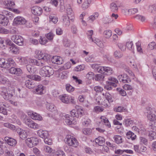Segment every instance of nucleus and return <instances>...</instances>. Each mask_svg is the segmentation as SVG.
<instances>
[{
	"label": "nucleus",
	"instance_id": "473e14b6",
	"mask_svg": "<svg viewBox=\"0 0 156 156\" xmlns=\"http://www.w3.org/2000/svg\"><path fill=\"white\" fill-rule=\"evenodd\" d=\"M110 8L111 11L114 12H117L118 9L117 5L115 2H112L110 4Z\"/></svg>",
	"mask_w": 156,
	"mask_h": 156
},
{
	"label": "nucleus",
	"instance_id": "9d476101",
	"mask_svg": "<svg viewBox=\"0 0 156 156\" xmlns=\"http://www.w3.org/2000/svg\"><path fill=\"white\" fill-rule=\"evenodd\" d=\"M9 71L10 73L15 74L18 76H20L22 74V70L20 68L11 67L9 69Z\"/></svg>",
	"mask_w": 156,
	"mask_h": 156
},
{
	"label": "nucleus",
	"instance_id": "f257e3e1",
	"mask_svg": "<svg viewBox=\"0 0 156 156\" xmlns=\"http://www.w3.org/2000/svg\"><path fill=\"white\" fill-rule=\"evenodd\" d=\"M27 77L31 80H27L25 82V85L26 87L29 89H33L36 86V84L33 80L40 81L41 80V77L38 75H28Z\"/></svg>",
	"mask_w": 156,
	"mask_h": 156
},
{
	"label": "nucleus",
	"instance_id": "8fccbe9b",
	"mask_svg": "<svg viewBox=\"0 0 156 156\" xmlns=\"http://www.w3.org/2000/svg\"><path fill=\"white\" fill-rule=\"evenodd\" d=\"M105 76L103 74H98L96 75L95 78V80L97 81H101L104 80Z\"/></svg>",
	"mask_w": 156,
	"mask_h": 156
},
{
	"label": "nucleus",
	"instance_id": "bb28decb",
	"mask_svg": "<svg viewBox=\"0 0 156 156\" xmlns=\"http://www.w3.org/2000/svg\"><path fill=\"white\" fill-rule=\"evenodd\" d=\"M100 119L101 120V122L104 123V124L108 127H110V123L108 119L105 116H101Z\"/></svg>",
	"mask_w": 156,
	"mask_h": 156
},
{
	"label": "nucleus",
	"instance_id": "0eeeda50",
	"mask_svg": "<svg viewBox=\"0 0 156 156\" xmlns=\"http://www.w3.org/2000/svg\"><path fill=\"white\" fill-rule=\"evenodd\" d=\"M27 21L25 18L21 16H17L15 18L13 21V23L16 25L25 24Z\"/></svg>",
	"mask_w": 156,
	"mask_h": 156
},
{
	"label": "nucleus",
	"instance_id": "ea45409f",
	"mask_svg": "<svg viewBox=\"0 0 156 156\" xmlns=\"http://www.w3.org/2000/svg\"><path fill=\"white\" fill-rule=\"evenodd\" d=\"M91 3L90 0H87L84 2L82 5V8L84 9H86L89 6V5Z\"/></svg>",
	"mask_w": 156,
	"mask_h": 156
},
{
	"label": "nucleus",
	"instance_id": "052dcab7",
	"mask_svg": "<svg viewBox=\"0 0 156 156\" xmlns=\"http://www.w3.org/2000/svg\"><path fill=\"white\" fill-rule=\"evenodd\" d=\"M94 74L93 72H89L86 75V78L89 80H91L93 79L94 76Z\"/></svg>",
	"mask_w": 156,
	"mask_h": 156
},
{
	"label": "nucleus",
	"instance_id": "2f4dec72",
	"mask_svg": "<svg viewBox=\"0 0 156 156\" xmlns=\"http://www.w3.org/2000/svg\"><path fill=\"white\" fill-rule=\"evenodd\" d=\"M104 73L107 75H110L112 73L113 70L112 68L109 67L104 66Z\"/></svg>",
	"mask_w": 156,
	"mask_h": 156
},
{
	"label": "nucleus",
	"instance_id": "4c0bfd02",
	"mask_svg": "<svg viewBox=\"0 0 156 156\" xmlns=\"http://www.w3.org/2000/svg\"><path fill=\"white\" fill-rule=\"evenodd\" d=\"M66 12L68 15H70L71 17L74 16L73 12L69 5L68 4L66 5Z\"/></svg>",
	"mask_w": 156,
	"mask_h": 156
},
{
	"label": "nucleus",
	"instance_id": "c9c22d12",
	"mask_svg": "<svg viewBox=\"0 0 156 156\" xmlns=\"http://www.w3.org/2000/svg\"><path fill=\"white\" fill-rule=\"evenodd\" d=\"M18 91L19 92V97L20 98H25L27 96V94L23 90H21L20 88L18 89Z\"/></svg>",
	"mask_w": 156,
	"mask_h": 156
},
{
	"label": "nucleus",
	"instance_id": "b1692460",
	"mask_svg": "<svg viewBox=\"0 0 156 156\" xmlns=\"http://www.w3.org/2000/svg\"><path fill=\"white\" fill-rule=\"evenodd\" d=\"M95 141L99 145L102 146L104 144L105 140L103 137L99 136L95 139Z\"/></svg>",
	"mask_w": 156,
	"mask_h": 156
},
{
	"label": "nucleus",
	"instance_id": "6e6552de",
	"mask_svg": "<svg viewBox=\"0 0 156 156\" xmlns=\"http://www.w3.org/2000/svg\"><path fill=\"white\" fill-rule=\"evenodd\" d=\"M38 56L39 58L41 59L43 61L47 62L50 60L51 56L50 55L47 54L43 53V52L41 51L39 53L38 52Z\"/></svg>",
	"mask_w": 156,
	"mask_h": 156
},
{
	"label": "nucleus",
	"instance_id": "1a4fd4ad",
	"mask_svg": "<svg viewBox=\"0 0 156 156\" xmlns=\"http://www.w3.org/2000/svg\"><path fill=\"white\" fill-rule=\"evenodd\" d=\"M5 140L7 144L9 146L15 147L17 144V141L15 139L9 137H5Z\"/></svg>",
	"mask_w": 156,
	"mask_h": 156
},
{
	"label": "nucleus",
	"instance_id": "864d4df0",
	"mask_svg": "<svg viewBox=\"0 0 156 156\" xmlns=\"http://www.w3.org/2000/svg\"><path fill=\"white\" fill-rule=\"evenodd\" d=\"M31 138H28L26 140V142L27 146L30 148L33 147L34 145L32 144V142H31Z\"/></svg>",
	"mask_w": 156,
	"mask_h": 156
},
{
	"label": "nucleus",
	"instance_id": "f3484780",
	"mask_svg": "<svg viewBox=\"0 0 156 156\" xmlns=\"http://www.w3.org/2000/svg\"><path fill=\"white\" fill-rule=\"evenodd\" d=\"M69 17L66 15H63L62 17L61 22L64 26H68L70 23Z\"/></svg>",
	"mask_w": 156,
	"mask_h": 156
},
{
	"label": "nucleus",
	"instance_id": "ddd939ff",
	"mask_svg": "<svg viewBox=\"0 0 156 156\" xmlns=\"http://www.w3.org/2000/svg\"><path fill=\"white\" fill-rule=\"evenodd\" d=\"M30 62L40 66H42L45 64L44 62L40 58L37 59H31L30 60Z\"/></svg>",
	"mask_w": 156,
	"mask_h": 156
},
{
	"label": "nucleus",
	"instance_id": "c03bdc74",
	"mask_svg": "<svg viewBox=\"0 0 156 156\" xmlns=\"http://www.w3.org/2000/svg\"><path fill=\"white\" fill-rule=\"evenodd\" d=\"M150 128L153 130L156 129V122L154 121H150L149 123Z\"/></svg>",
	"mask_w": 156,
	"mask_h": 156
},
{
	"label": "nucleus",
	"instance_id": "338daca9",
	"mask_svg": "<svg viewBox=\"0 0 156 156\" xmlns=\"http://www.w3.org/2000/svg\"><path fill=\"white\" fill-rule=\"evenodd\" d=\"M33 152L37 156H41V151L36 147L33 148Z\"/></svg>",
	"mask_w": 156,
	"mask_h": 156
},
{
	"label": "nucleus",
	"instance_id": "7ed1b4c3",
	"mask_svg": "<svg viewBox=\"0 0 156 156\" xmlns=\"http://www.w3.org/2000/svg\"><path fill=\"white\" fill-rule=\"evenodd\" d=\"M1 94L5 99L8 100L11 99L13 96L14 92L10 91H8L7 88L5 87L0 88Z\"/></svg>",
	"mask_w": 156,
	"mask_h": 156
},
{
	"label": "nucleus",
	"instance_id": "4d7b16f0",
	"mask_svg": "<svg viewBox=\"0 0 156 156\" xmlns=\"http://www.w3.org/2000/svg\"><path fill=\"white\" fill-rule=\"evenodd\" d=\"M19 62L22 65L26 64L27 62V58L23 57L18 58Z\"/></svg>",
	"mask_w": 156,
	"mask_h": 156
},
{
	"label": "nucleus",
	"instance_id": "58836bf2",
	"mask_svg": "<svg viewBox=\"0 0 156 156\" xmlns=\"http://www.w3.org/2000/svg\"><path fill=\"white\" fill-rule=\"evenodd\" d=\"M68 72L66 71H63L59 74L58 77L62 79H66L68 77Z\"/></svg>",
	"mask_w": 156,
	"mask_h": 156
},
{
	"label": "nucleus",
	"instance_id": "423d86ee",
	"mask_svg": "<svg viewBox=\"0 0 156 156\" xmlns=\"http://www.w3.org/2000/svg\"><path fill=\"white\" fill-rule=\"evenodd\" d=\"M28 114L33 120L39 121H41L43 120L42 117L37 113L32 111H30L28 112Z\"/></svg>",
	"mask_w": 156,
	"mask_h": 156
},
{
	"label": "nucleus",
	"instance_id": "69168bd1",
	"mask_svg": "<svg viewBox=\"0 0 156 156\" xmlns=\"http://www.w3.org/2000/svg\"><path fill=\"white\" fill-rule=\"evenodd\" d=\"M125 110L123 107L119 106L114 108V111L116 112H121L124 111Z\"/></svg>",
	"mask_w": 156,
	"mask_h": 156
},
{
	"label": "nucleus",
	"instance_id": "a18cd8bd",
	"mask_svg": "<svg viewBox=\"0 0 156 156\" xmlns=\"http://www.w3.org/2000/svg\"><path fill=\"white\" fill-rule=\"evenodd\" d=\"M93 42L96 44L100 47L102 48L103 47L104 45L103 43L98 39L95 38V39H93Z\"/></svg>",
	"mask_w": 156,
	"mask_h": 156
},
{
	"label": "nucleus",
	"instance_id": "c85d7f7f",
	"mask_svg": "<svg viewBox=\"0 0 156 156\" xmlns=\"http://www.w3.org/2000/svg\"><path fill=\"white\" fill-rule=\"evenodd\" d=\"M148 11L153 14H155L156 12V4L149 5L147 9Z\"/></svg>",
	"mask_w": 156,
	"mask_h": 156
},
{
	"label": "nucleus",
	"instance_id": "49530a36",
	"mask_svg": "<svg viewBox=\"0 0 156 156\" xmlns=\"http://www.w3.org/2000/svg\"><path fill=\"white\" fill-rule=\"evenodd\" d=\"M7 66L5 60L3 58H0V67L6 69Z\"/></svg>",
	"mask_w": 156,
	"mask_h": 156
},
{
	"label": "nucleus",
	"instance_id": "7c9ffc66",
	"mask_svg": "<svg viewBox=\"0 0 156 156\" xmlns=\"http://www.w3.org/2000/svg\"><path fill=\"white\" fill-rule=\"evenodd\" d=\"M115 58L117 59L121 58L123 56V53L119 50H116L113 53Z\"/></svg>",
	"mask_w": 156,
	"mask_h": 156
},
{
	"label": "nucleus",
	"instance_id": "37998d69",
	"mask_svg": "<svg viewBox=\"0 0 156 156\" xmlns=\"http://www.w3.org/2000/svg\"><path fill=\"white\" fill-rule=\"evenodd\" d=\"M98 13H95L94 15H91L88 18L89 19L88 21L90 22L93 21L98 18Z\"/></svg>",
	"mask_w": 156,
	"mask_h": 156
},
{
	"label": "nucleus",
	"instance_id": "a878e982",
	"mask_svg": "<svg viewBox=\"0 0 156 156\" xmlns=\"http://www.w3.org/2000/svg\"><path fill=\"white\" fill-rule=\"evenodd\" d=\"M43 86L42 85H39L37 87L34 92L37 94L41 95L43 94Z\"/></svg>",
	"mask_w": 156,
	"mask_h": 156
},
{
	"label": "nucleus",
	"instance_id": "f704fd0d",
	"mask_svg": "<svg viewBox=\"0 0 156 156\" xmlns=\"http://www.w3.org/2000/svg\"><path fill=\"white\" fill-rule=\"evenodd\" d=\"M34 122V121L30 119H24V122L25 124L30 128L31 127Z\"/></svg>",
	"mask_w": 156,
	"mask_h": 156
},
{
	"label": "nucleus",
	"instance_id": "09e8293b",
	"mask_svg": "<svg viewBox=\"0 0 156 156\" xmlns=\"http://www.w3.org/2000/svg\"><path fill=\"white\" fill-rule=\"evenodd\" d=\"M104 109L102 107L98 106H95L94 109V111L96 113H98L103 111Z\"/></svg>",
	"mask_w": 156,
	"mask_h": 156
},
{
	"label": "nucleus",
	"instance_id": "f8f14e48",
	"mask_svg": "<svg viewBox=\"0 0 156 156\" xmlns=\"http://www.w3.org/2000/svg\"><path fill=\"white\" fill-rule=\"evenodd\" d=\"M151 108L149 107L147 108V112H146L147 113V116L148 119L150 121H154L155 120H156V117L155 115L151 112Z\"/></svg>",
	"mask_w": 156,
	"mask_h": 156
},
{
	"label": "nucleus",
	"instance_id": "4be33fe9",
	"mask_svg": "<svg viewBox=\"0 0 156 156\" xmlns=\"http://www.w3.org/2000/svg\"><path fill=\"white\" fill-rule=\"evenodd\" d=\"M114 142L117 144H119L122 143L123 140L122 137L119 135H115L113 137Z\"/></svg>",
	"mask_w": 156,
	"mask_h": 156
},
{
	"label": "nucleus",
	"instance_id": "0e129e2a",
	"mask_svg": "<svg viewBox=\"0 0 156 156\" xmlns=\"http://www.w3.org/2000/svg\"><path fill=\"white\" fill-rule=\"evenodd\" d=\"M117 90L122 96H125L126 95V93L124 90L121 88H117Z\"/></svg>",
	"mask_w": 156,
	"mask_h": 156
},
{
	"label": "nucleus",
	"instance_id": "412c9836",
	"mask_svg": "<svg viewBox=\"0 0 156 156\" xmlns=\"http://www.w3.org/2000/svg\"><path fill=\"white\" fill-rule=\"evenodd\" d=\"M64 118L63 119H64L66 123L69 125H71L72 124H75V122L74 120L73 119L72 120V119L70 118V116L69 115H66L64 116Z\"/></svg>",
	"mask_w": 156,
	"mask_h": 156
},
{
	"label": "nucleus",
	"instance_id": "3c124183",
	"mask_svg": "<svg viewBox=\"0 0 156 156\" xmlns=\"http://www.w3.org/2000/svg\"><path fill=\"white\" fill-rule=\"evenodd\" d=\"M49 21L54 23H56L58 21V18L53 15H50L49 16Z\"/></svg>",
	"mask_w": 156,
	"mask_h": 156
},
{
	"label": "nucleus",
	"instance_id": "a19ab883",
	"mask_svg": "<svg viewBox=\"0 0 156 156\" xmlns=\"http://www.w3.org/2000/svg\"><path fill=\"white\" fill-rule=\"evenodd\" d=\"M4 126L5 127L8 128L12 130H14L16 129L15 126L9 123H5L4 124Z\"/></svg>",
	"mask_w": 156,
	"mask_h": 156
},
{
	"label": "nucleus",
	"instance_id": "5fc2aeb1",
	"mask_svg": "<svg viewBox=\"0 0 156 156\" xmlns=\"http://www.w3.org/2000/svg\"><path fill=\"white\" fill-rule=\"evenodd\" d=\"M27 69L30 73H33L34 72V70L33 68V66L30 64H28L26 66Z\"/></svg>",
	"mask_w": 156,
	"mask_h": 156
},
{
	"label": "nucleus",
	"instance_id": "e2e57ef3",
	"mask_svg": "<svg viewBox=\"0 0 156 156\" xmlns=\"http://www.w3.org/2000/svg\"><path fill=\"white\" fill-rule=\"evenodd\" d=\"M134 18L136 20H140L142 22L144 21L145 20V18L144 16L140 15H137L135 16Z\"/></svg>",
	"mask_w": 156,
	"mask_h": 156
},
{
	"label": "nucleus",
	"instance_id": "603ef678",
	"mask_svg": "<svg viewBox=\"0 0 156 156\" xmlns=\"http://www.w3.org/2000/svg\"><path fill=\"white\" fill-rule=\"evenodd\" d=\"M66 90L69 92H73L74 90V88L69 83L66 84Z\"/></svg>",
	"mask_w": 156,
	"mask_h": 156
},
{
	"label": "nucleus",
	"instance_id": "680f3d73",
	"mask_svg": "<svg viewBox=\"0 0 156 156\" xmlns=\"http://www.w3.org/2000/svg\"><path fill=\"white\" fill-rule=\"evenodd\" d=\"M105 96L106 98L105 100H107L110 102H112L113 101V100H112V96L108 92L105 93Z\"/></svg>",
	"mask_w": 156,
	"mask_h": 156
},
{
	"label": "nucleus",
	"instance_id": "9b49d317",
	"mask_svg": "<svg viewBox=\"0 0 156 156\" xmlns=\"http://www.w3.org/2000/svg\"><path fill=\"white\" fill-rule=\"evenodd\" d=\"M16 131L22 140H24L27 137V132L20 128H17Z\"/></svg>",
	"mask_w": 156,
	"mask_h": 156
},
{
	"label": "nucleus",
	"instance_id": "13d9d810",
	"mask_svg": "<svg viewBox=\"0 0 156 156\" xmlns=\"http://www.w3.org/2000/svg\"><path fill=\"white\" fill-rule=\"evenodd\" d=\"M83 134L86 135H89L92 133V130L90 128H84L82 130Z\"/></svg>",
	"mask_w": 156,
	"mask_h": 156
},
{
	"label": "nucleus",
	"instance_id": "72a5a7b5",
	"mask_svg": "<svg viewBox=\"0 0 156 156\" xmlns=\"http://www.w3.org/2000/svg\"><path fill=\"white\" fill-rule=\"evenodd\" d=\"M122 79L121 81L123 83H129L131 82V80L127 74H122Z\"/></svg>",
	"mask_w": 156,
	"mask_h": 156
},
{
	"label": "nucleus",
	"instance_id": "bf43d9fd",
	"mask_svg": "<svg viewBox=\"0 0 156 156\" xmlns=\"http://www.w3.org/2000/svg\"><path fill=\"white\" fill-rule=\"evenodd\" d=\"M44 151L46 153H50L52 151V149L49 146L47 145H45L43 147Z\"/></svg>",
	"mask_w": 156,
	"mask_h": 156
},
{
	"label": "nucleus",
	"instance_id": "e433bc0d",
	"mask_svg": "<svg viewBox=\"0 0 156 156\" xmlns=\"http://www.w3.org/2000/svg\"><path fill=\"white\" fill-rule=\"evenodd\" d=\"M124 123L126 126H131L134 124V121L130 119H127L125 120Z\"/></svg>",
	"mask_w": 156,
	"mask_h": 156
},
{
	"label": "nucleus",
	"instance_id": "393cba45",
	"mask_svg": "<svg viewBox=\"0 0 156 156\" xmlns=\"http://www.w3.org/2000/svg\"><path fill=\"white\" fill-rule=\"evenodd\" d=\"M126 137L129 139H131L132 140H135L136 138V136L134 133L131 131H129L126 133Z\"/></svg>",
	"mask_w": 156,
	"mask_h": 156
},
{
	"label": "nucleus",
	"instance_id": "6e6d98bb",
	"mask_svg": "<svg viewBox=\"0 0 156 156\" xmlns=\"http://www.w3.org/2000/svg\"><path fill=\"white\" fill-rule=\"evenodd\" d=\"M104 34L105 38H109L111 36L112 32L110 30H106L104 32Z\"/></svg>",
	"mask_w": 156,
	"mask_h": 156
},
{
	"label": "nucleus",
	"instance_id": "cd10ccee",
	"mask_svg": "<svg viewBox=\"0 0 156 156\" xmlns=\"http://www.w3.org/2000/svg\"><path fill=\"white\" fill-rule=\"evenodd\" d=\"M9 49L11 52L13 54H16L19 53V49L18 47L14 44V45H12L11 47H10Z\"/></svg>",
	"mask_w": 156,
	"mask_h": 156
},
{
	"label": "nucleus",
	"instance_id": "4468645a",
	"mask_svg": "<svg viewBox=\"0 0 156 156\" xmlns=\"http://www.w3.org/2000/svg\"><path fill=\"white\" fill-rule=\"evenodd\" d=\"M31 12L35 15L40 16L42 13V9L39 7L35 6L32 7Z\"/></svg>",
	"mask_w": 156,
	"mask_h": 156
},
{
	"label": "nucleus",
	"instance_id": "5701e85b",
	"mask_svg": "<svg viewBox=\"0 0 156 156\" xmlns=\"http://www.w3.org/2000/svg\"><path fill=\"white\" fill-rule=\"evenodd\" d=\"M6 68H9L10 67H13L16 65V63L14 60L11 58H8L6 60Z\"/></svg>",
	"mask_w": 156,
	"mask_h": 156
},
{
	"label": "nucleus",
	"instance_id": "c756f323",
	"mask_svg": "<svg viewBox=\"0 0 156 156\" xmlns=\"http://www.w3.org/2000/svg\"><path fill=\"white\" fill-rule=\"evenodd\" d=\"M46 108L48 110L51 112L56 111V108L55 106L52 104L48 103L46 105Z\"/></svg>",
	"mask_w": 156,
	"mask_h": 156
},
{
	"label": "nucleus",
	"instance_id": "a211bd4d",
	"mask_svg": "<svg viewBox=\"0 0 156 156\" xmlns=\"http://www.w3.org/2000/svg\"><path fill=\"white\" fill-rule=\"evenodd\" d=\"M59 98L64 103L68 104L69 102L70 97L66 94H63L59 96Z\"/></svg>",
	"mask_w": 156,
	"mask_h": 156
},
{
	"label": "nucleus",
	"instance_id": "6ab92c4d",
	"mask_svg": "<svg viewBox=\"0 0 156 156\" xmlns=\"http://www.w3.org/2000/svg\"><path fill=\"white\" fill-rule=\"evenodd\" d=\"M106 84L104 86V88L106 90H110L112 89V86L115 87L117 86V84L112 82H108V81L106 82Z\"/></svg>",
	"mask_w": 156,
	"mask_h": 156
},
{
	"label": "nucleus",
	"instance_id": "dca6fc26",
	"mask_svg": "<svg viewBox=\"0 0 156 156\" xmlns=\"http://www.w3.org/2000/svg\"><path fill=\"white\" fill-rule=\"evenodd\" d=\"M9 20L7 17L3 15L0 14V23L4 26H6L9 23Z\"/></svg>",
	"mask_w": 156,
	"mask_h": 156
},
{
	"label": "nucleus",
	"instance_id": "774afa93",
	"mask_svg": "<svg viewBox=\"0 0 156 156\" xmlns=\"http://www.w3.org/2000/svg\"><path fill=\"white\" fill-rule=\"evenodd\" d=\"M123 88L126 90H130L133 89V86L128 84H125L123 86Z\"/></svg>",
	"mask_w": 156,
	"mask_h": 156
},
{
	"label": "nucleus",
	"instance_id": "39448f33",
	"mask_svg": "<svg viewBox=\"0 0 156 156\" xmlns=\"http://www.w3.org/2000/svg\"><path fill=\"white\" fill-rule=\"evenodd\" d=\"M11 40L19 45L21 46L23 44V38L20 35H13L11 37Z\"/></svg>",
	"mask_w": 156,
	"mask_h": 156
},
{
	"label": "nucleus",
	"instance_id": "2eb2a0df",
	"mask_svg": "<svg viewBox=\"0 0 156 156\" xmlns=\"http://www.w3.org/2000/svg\"><path fill=\"white\" fill-rule=\"evenodd\" d=\"M51 61L54 64H61L63 63L62 58L57 56H54L51 59Z\"/></svg>",
	"mask_w": 156,
	"mask_h": 156
},
{
	"label": "nucleus",
	"instance_id": "79ce46f5",
	"mask_svg": "<svg viewBox=\"0 0 156 156\" xmlns=\"http://www.w3.org/2000/svg\"><path fill=\"white\" fill-rule=\"evenodd\" d=\"M4 4L7 7H12L15 5L14 2L11 0L5 1Z\"/></svg>",
	"mask_w": 156,
	"mask_h": 156
},
{
	"label": "nucleus",
	"instance_id": "de8ad7c7",
	"mask_svg": "<svg viewBox=\"0 0 156 156\" xmlns=\"http://www.w3.org/2000/svg\"><path fill=\"white\" fill-rule=\"evenodd\" d=\"M147 49L149 50L156 49V44L154 42H151L149 43L147 46Z\"/></svg>",
	"mask_w": 156,
	"mask_h": 156
},
{
	"label": "nucleus",
	"instance_id": "20e7f679",
	"mask_svg": "<svg viewBox=\"0 0 156 156\" xmlns=\"http://www.w3.org/2000/svg\"><path fill=\"white\" fill-rule=\"evenodd\" d=\"M66 142L69 146L76 147L78 144V142L76 139L74 137L70 135L66 136Z\"/></svg>",
	"mask_w": 156,
	"mask_h": 156
},
{
	"label": "nucleus",
	"instance_id": "f03ea898",
	"mask_svg": "<svg viewBox=\"0 0 156 156\" xmlns=\"http://www.w3.org/2000/svg\"><path fill=\"white\" fill-rule=\"evenodd\" d=\"M54 73L53 68L51 67L48 66H44L42 67L39 71V74L41 76L44 77H49L52 76Z\"/></svg>",
	"mask_w": 156,
	"mask_h": 156
},
{
	"label": "nucleus",
	"instance_id": "aec40b11",
	"mask_svg": "<svg viewBox=\"0 0 156 156\" xmlns=\"http://www.w3.org/2000/svg\"><path fill=\"white\" fill-rule=\"evenodd\" d=\"M38 135L41 138L44 139L48 137L49 134L48 131L42 130H39L37 132Z\"/></svg>",
	"mask_w": 156,
	"mask_h": 156
}]
</instances>
